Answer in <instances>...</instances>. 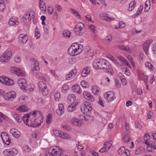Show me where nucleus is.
I'll use <instances>...</instances> for the list:
<instances>
[{
  "instance_id": "nucleus-1",
  "label": "nucleus",
  "mask_w": 156,
  "mask_h": 156,
  "mask_svg": "<svg viewBox=\"0 0 156 156\" xmlns=\"http://www.w3.org/2000/svg\"><path fill=\"white\" fill-rule=\"evenodd\" d=\"M24 123L27 126L33 127L40 126L43 122V117L38 111H34L29 115H24L22 117Z\"/></svg>"
},
{
  "instance_id": "nucleus-2",
  "label": "nucleus",
  "mask_w": 156,
  "mask_h": 156,
  "mask_svg": "<svg viewBox=\"0 0 156 156\" xmlns=\"http://www.w3.org/2000/svg\"><path fill=\"white\" fill-rule=\"evenodd\" d=\"M83 45L79 44L77 43H74L68 48V54L71 56L76 55L82 51Z\"/></svg>"
},
{
  "instance_id": "nucleus-3",
  "label": "nucleus",
  "mask_w": 156,
  "mask_h": 156,
  "mask_svg": "<svg viewBox=\"0 0 156 156\" xmlns=\"http://www.w3.org/2000/svg\"><path fill=\"white\" fill-rule=\"evenodd\" d=\"M63 150L60 147L55 146L46 152L45 156H70L63 154Z\"/></svg>"
},
{
  "instance_id": "nucleus-4",
  "label": "nucleus",
  "mask_w": 156,
  "mask_h": 156,
  "mask_svg": "<svg viewBox=\"0 0 156 156\" xmlns=\"http://www.w3.org/2000/svg\"><path fill=\"white\" fill-rule=\"evenodd\" d=\"M85 31L84 25L81 22L77 23L74 28V31L78 35H80L83 33Z\"/></svg>"
},
{
  "instance_id": "nucleus-5",
  "label": "nucleus",
  "mask_w": 156,
  "mask_h": 156,
  "mask_svg": "<svg viewBox=\"0 0 156 156\" xmlns=\"http://www.w3.org/2000/svg\"><path fill=\"white\" fill-rule=\"evenodd\" d=\"M102 66L103 67L101 68V69L106 70L108 73L111 75H113L114 73L110 63L108 61L103 59Z\"/></svg>"
},
{
  "instance_id": "nucleus-6",
  "label": "nucleus",
  "mask_w": 156,
  "mask_h": 156,
  "mask_svg": "<svg viewBox=\"0 0 156 156\" xmlns=\"http://www.w3.org/2000/svg\"><path fill=\"white\" fill-rule=\"evenodd\" d=\"M81 110L84 114H89L92 111V107L91 105L88 102H85L84 105L81 107Z\"/></svg>"
},
{
  "instance_id": "nucleus-7",
  "label": "nucleus",
  "mask_w": 156,
  "mask_h": 156,
  "mask_svg": "<svg viewBox=\"0 0 156 156\" xmlns=\"http://www.w3.org/2000/svg\"><path fill=\"white\" fill-rule=\"evenodd\" d=\"M16 94L13 91H9L6 93L4 95L5 99L9 101H13L16 98Z\"/></svg>"
},
{
  "instance_id": "nucleus-8",
  "label": "nucleus",
  "mask_w": 156,
  "mask_h": 156,
  "mask_svg": "<svg viewBox=\"0 0 156 156\" xmlns=\"http://www.w3.org/2000/svg\"><path fill=\"white\" fill-rule=\"evenodd\" d=\"M38 86L39 91L44 95H46L48 93V90L46 84L42 81H39L38 83Z\"/></svg>"
},
{
  "instance_id": "nucleus-9",
  "label": "nucleus",
  "mask_w": 156,
  "mask_h": 156,
  "mask_svg": "<svg viewBox=\"0 0 156 156\" xmlns=\"http://www.w3.org/2000/svg\"><path fill=\"white\" fill-rule=\"evenodd\" d=\"M104 97L109 103L111 102L116 98L115 93L111 91L105 93L104 94Z\"/></svg>"
},
{
  "instance_id": "nucleus-10",
  "label": "nucleus",
  "mask_w": 156,
  "mask_h": 156,
  "mask_svg": "<svg viewBox=\"0 0 156 156\" xmlns=\"http://www.w3.org/2000/svg\"><path fill=\"white\" fill-rule=\"evenodd\" d=\"M11 70L12 73L18 76H22L25 75V72L19 68L12 67Z\"/></svg>"
},
{
  "instance_id": "nucleus-11",
  "label": "nucleus",
  "mask_w": 156,
  "mask_h": 156,
  "mask_svg": "<svg viewBox=\"0 0 156 156\" xmlns=\"http://www.w3.org/2000/svg\"><path fill=\"white\" fill-rule=\"evenodd\" d=\"M19 86L23 90L26 91L27 88V84L26 80L23 78H20L18 80Z\"/></svg>"
},
{
  "instance_id": "nucleus-12",
  "label": "nucleus",
  "mask_w": 156,
  "mask_h": 156,
  "mask_svg": "<svg viewBox=\"0 0 156 156\" xmlns=\"http://www.w3.org/2000/svg\"><path fill=\"white\" fill-rule=\"evenodd\" d=\"M1 136L4 143L9 145L11 143V140L8 134L5 132L2 133Z\"/></svg>"
},
{
  "instance_id": "nucleus-13",
  "label": "nucleus",
  "mask_w": 156,
  "mask_h": 156,
  "mask_svg": "<svg viewBox=\"0 0 156 156\" xmlns=\"http://www.w3.org/2000/svg\"><path fill=\"white\" fill-rule=\"evenodd\" d=\"M3 78V77H0V82L6 85H12L14 84V82L12 80L7 78Z\"/></svg>"
},
{
  "instance_id": "nucleus-14",
  "label": "nucleus",
  "mask_w": 156,
  "mask_h": 156,
  "mask_svg": "<svg viewBox=\"0 0 156 156\" xmlns=\"http://www.w3.org/2000/svg\"><path fill=\"white\" fill-rule=\"evenodd\" d=\"M39 63L37 61L35 60L34 62L33 67L32 69V72L33 74L35 75H37L39 71Z\"/></svg>"
},
{
  "instance_id": "nucleus-15",
  "label": "nucleus",
  "mask_w": 156,
  "mask_h": 156,
  "mask_svg": "<svg viewBox=\"0 0 156 156\" xmlns=\"http://www.w3.org/2000/svg\"><path fill=\"white\" fill-rule=\"evenodd\" d=\"M103 59H98L96 60L93 62V66L94 69H101L103 67L102 63Z\"/></svg>"
},
{
  "instance_id": "nucleus-16",
  "label": "nucleus",
  "mask_w": 156,
  "mask_h": 156,
  "mask_svg": "<svg viewBox=\"0 0 156 156\" xmlns=\"http://www.w3.org/2000/svg\"><path fill=\"white\" fill-rule=\"evenodd\" d=\"M77 73V71L75 69L72 70L70 72H69L66 76V79L67 80H70L76 76Z\"/></svg>"
},
{
  "instance_id": "nucleus-17",
  "label": "nucleus",
  "mask_w": 156,
  "mask_h": 156,
  "mask_svg": "<svg viewBox=\"0 0 156 156\" xmlns=\"http://www.w3.org/2000/svg\"><path fill=\"white\" fill-rule=\"evenodd\" d=\"M153 41L151 40L147 41L143 44V48L146 54H148V50Z\"/></svg>"
},
{
  "instance_id": "nucleus-18",
  "label": "nucleus",
  "mask_w": 156,
  "mask_h": 156,
  "mask_svg": "<svg viewBox=\"0 0 156 156\" xmlns=\"http://www.w3.org/2000/svg\"><path fill=\"white\" fill-rule=\"evenodd\" d=\"M19 42L20 43L25 44L28 39L27 36L24 34H20L19 36Z\"/></svg>"
},
{
  "instance_id": "nucleus-19",
  "label": "nucleus",
  "mask_w": 156,
  "mask_h": 156,
  "mask_svg": "<svg viewBox=\"0 0 156 156\" xmlns=\"http://www.w3.org/2000/svg\"><path fill=\"white\" fill-rule=\"evenodd\" d=\"M71 123L75 126H80L82 125V122L80 120L78 119L73 118L71 120Z\"/></svg>"
},
{
  "instance_id": "nucleus-20",
  "label": "nucleus",
  "mask_w": 156,
  "mask_h": 156,
  "mask_svg": "<svg viewBox=\"0 0 156 156\" xmlns=\"http://www.w3.org/2000/svg\"><path fill=\"white\" fill-rule=\"evenodd\" d=\"M84 97L87 99L88 100L93 102L94 101V99L93 96L90 93L87 91L84 92L83 94Z\"/></svg>"
},
{
  "instance_id": "nucleus-21",
  "label": "nucleus",
  "mask_w": 156,
  "mask_h": 156,
  "mask_svg": "<svg viewBox=\"0 0 156 156\" xmlns=\"http://www.w3.org/2000/svg\"><path fill=\"white\" fill-rule=\"evenodd\" d=\"M9 132L15 138H18L20 136V132L16 129H11L10 130Z\"/></svg>"
},
{
  "instance_id": "nucleus-22",
  "label": "nucleus",
  "mask_w": 156,
  "mask_h": 156,
  "mask_svg": "<svg viewBox=\"0 0 156 156\" xmlns=\"http://www.w3.org/2000/svg\"><path fill=\"white\" fill-rule=\"evenodd\" d=\"M58 108L56 110L57 114L59 115H61L64 112V108L62 104H60L58 105Z\"/></svg>"
},
{
  "instance_id": "nucleus-23",
  "label": "nucleus",
  "mask_w": 156,
  "mask_h": 156,
  "mask_svg": "<svg viewBox=\"0 0 156 156\" xmlns=\"http://www.w3.org/2000/svg\"><path fill=\"white\" fill-rule=\"evenodd\" d=\"M100 18L103 20H106L107 21H110L113 20H114V18L110 17L107 16L105 14H101L100 15Z\"/></svg>"
},
{
  "instance_id": "nucleus-24",
  "label": "nucleus",
  "mask_w": 156,
  "mask_h": 156,
  "mask_svg": "<svg viewBox=\"0 0 156 156\" xmlns=\"http://www.w3.org/2000/svg\"><path fill=\"white\" fill-rule=\"evenodd\" d=\"M82 116V118H80L82 120H85L87 122H91L93 120V117L90 115H86L85 116H83L82 115L80 116V117Z\"/></svg>"
},
{
  "instance_id": "nucleus-25",
  "label": "nucleus",
  "mask_w": 156,
  "mask_h": 156,
  "mask_svg": "<svg viewBox=\"0 0 156 156\" xmlns=\"http://www.w3.org/2000/svg\"><path fill=\"white\" fill-rule=\"evenodd\" d=\"M72 88L73 92L79 94L81 93L80 87L79 85L75 84L73 85Z\"/></svg>"
},
{
  "instance_id": "nucleus-26",
  "label": "nucleus",
  "mask_w": 156,
  "mask_h": 156,
  "mask_svg": "<svg viewBox=\"0 0 156 156\" xmlns=\"http://www.w3.org/2000/svg\"><path fill=\"white\" fill-rule=\"evenodd\" d=\"M11 115L18 123H20L22 121V118L15 112H12Z\"/></svg>"
},
{
  "instance_id": "nucleus-27",
  "label": "nucleus",
  "mask_w": 156,
  "mask_h": 156,
  "mask_svg": "<svg viewBox=\"0 0 156 156\" xmlns=\"http://www.w3.org/2000/svg\"><path fill=\"white\" fill-rule=\"evenodd\" d=\"M16 110L17 111H19V112H27L28 111V109L27 107L24 105H23L21 106H19V107L16 108Z\"/></svg>"
},
{
  "instance_id": "nucleus-28",
  "label": "nucleus",
  "mask_w": 156,
  "mask_h": 156,
  "mask_svg": "<svg viewBox=\"0 0 156 156\" xmlns=\"http://www.w3.org/2000/svg\"><path fill=\"white\" fill-rule=\"evenodd\" d=\"M39 6L41 10L44 12H46V6H41L42 4L43 5H45V3L43 2V0H39Z\"/></svg>"
},
{
  "instance_id": "nucleus-29",
  "label": "nucleus",
  "mask_w": 156,
  "mask_h": 156,
  "mask_svg": "<svg viewBox=\"0 0 156 156\" xmlns=\"http://www.w3.org/2000/svg\"><path fill=\"white\" fill-rule=\"evenodd\" d=\"M76 97L73 94H70L68 97L67 101L71 104H73L76 100Z\"/></svg>"
},
{
  "instance_id": "nucleus-30",
  "label": "nucleus",
  "mask_w": 156,
  "mask_h": 156,
  "mask_svg": "<svg viewBox=\"0 0 156 156\" xmlns=\"http://www.w3.org/2000/svg\"><path fill=\"white\" fill-rule=\"evenodd\" d=\"M9 24L10 26L17 25L19 22L16 19L11 18L9 20Z\"/></svg>"
},
{
  "instance_id": "nucleus-31",
  "label": "nucleus",
  "mask_w": 156,
  "mask_h": 156,
  "mask_svg": "<svg viewBox=\"0 0 156 156\" xmlns=\"http://www.w3.org/2000/svg\"><path fill=\"white\" fill-rule=\"evenodd\" d=\"M34 12L33 11H30L29 13H27L25 14L29 20H31V18L34 17Z\"/></svg>"
},
{
  "instance_id": "nucleus-32",
  "label": "nucleus",
  "mask_w": 156,
  "mask_h": 156,
  "mask_svg": "<svg viewBox=\"0 0 156 156\" xmlns=\"http://www.w3.org/2000/svg\"><path fill=\"white\" fill-rule=\"evenodd\" d=\"M76 104L74 105V104H71L68 106L67 110L69 112H72L74 111L76 109Z\"/></svg>"
},
{
  "instance_id": "nucleus-33",
  "label": "nucleus",
  "mask_w": 156,
  "mask_h": 156,
  "mask_svg": "<svg viewBox=\"0 0 156 156\" xmlns=\"http://www.w3.org/2000/svg\"><path fill=\"white\" fill-rule=\"evenodd\" d=\"M136 5V3L135 1H133L131 2L129 4L128 10L130 11L133 10Z\"/></svg>"
},
{
  "instance_id": "nucleus-34",
  "label": "nucleus",
  "mask_w": 156,
  "mask_h": 156,
  "mask_svg": "<svg viewBox=\"0 0 156 156\" xmlns=\"http://www.w3.org/2000/svg\"><path fill=\"white\" fill-rule=\"evenodd\" d=\"M143 8V6L142 5H140L136 13L133 16V17L135 18L137 16L140 14L142 13Z\"/></svg>"
},
{
  "instance_id": "nucleus-35",
  "label": "nucleus",
  "mask_w": 156,
  "mask_h": 156,
  "mask_svg": "<svg viewBox=\"0 0 156 156\" xmlns=\"http://www.w3.org/2000/svg\"><path fill=\"white\" fill-rule=\"evenodd\" d=\"M90 69L88 68H84L82 71L81 75L83 77H85L89 73Z\"/></svg>"
},
{
  "instance_id": "nucleus-36",
  "label": "nucleus",
  "mask_w": 156,
  "mask_h": 156,
  "mask_svg": "<svg viewBox=\"0 0 156 156\" xmlns=\"http://www.w3.org/2000/svg\"><path fill=\"white\" fill-rule=\"evenodd\" d=\"M9 60L3 54L0 57V61L1 62H7Z\"/></svg>"
},
{
  "instance_id": "nucleus-37",
  "label": "nucleus",
  "mask_w": 156,
  "mask_h": 156,
  "mask_svg": "<svg viewBox=\"0 0 156 156\" xmlns=\"http://www.w3.org/2000/svg\"><path fill=\"white\" fill-rule=\"evenodd\" d=\"M54 135L57 136L58 137H62V132L58 130L54 129L53 130Z\"/></svg>"
},
{
  "instance_id": "nucleus-38",
  "label": "nucleus",
  "mask_w": 156,
  "mask_h": 156,
  "mask_svg": "<svg viewBox=\"0 0 156 156\" xmlns=\"http://www.w3.org/2000/svg\"><path fill=\"white\" fill-rule=\"evenodd\" d=\"M69 10L72 13L74 14L78 18H80V15L76 10H74L73 8H70Z\"/></svg>"
},
{
  "instance_id": "nucleus-39",
  "label": "nucleus",
  "mask_w": 156,
  "mask_h": 156,
  "mask_svg": "<svg viewBox=\"0 0 156 156\" xmlns=\"http://www.w3.org/2000/svg\"><path fill=\"white\" fill-rule=\"evenodd\" d=\"M3 54H4L5 56L9 60L10 57L12 55V52L11 51L9 50L5 51Z\"/></svg>"
},
{
  "instance_id": "nucleus-40",
  "label": "nucleus",
  "mask_w": 156,
  "mask_h": 156,
  "mask_svg": "<svg viewBox=\"0 0 156 156\" xmlns=\"http://www.w3.org/2000/svg\"><path fill=\"white\" fill-rule=\"evenodd\" d=\"M40 134L37 132L33 131L32 132V137L34 139H38L40 137Z\"/></svg>"
},
{
  "instance_id": "nucleus-41",
  "label": "nucleus",
  "mask_w": 156,
  "mask_h": 156,
  "mask_svg": "<svg viewBox=\"0 0 156 156\" xmlns=\"http://www.w3.org/2000/svg\"><path fill=\"white\" fill-rule=\"evenodd\" d=\"M150 137L149 135L147 134H146L144 135V140L145 141L144 143L145 144L147 145L148 144H149V142L148 143V141L150 140Z\"/></svg>"
},
{
  "instance_id": "nucleus-42",
  "label": "nucleus",
  "mask_w": 156,
  "mask_h": 156,
  "mask_svg": "<svg viewBox=\"0 0 156 156\" xmlns=\"http://www.w3.org/2000/svg\"><path fill=\"white\" fill-rule=\"evenodd\" d=\"M123 142L127 143L129 142L130 140V137L129 135L127 134L125 135L122 138Z\"/></svg>"
},
{
  "instance_id": "nucleus-43",
  "label": "nucleus",
  "mask_w": 156,
  "mask_h": 156,
  "mask_svg": "<svg viewBox=\"0 0 156 156\" xmlns=\"http://www.w3.org/2000/svg\"><path fill=\"white\" fill-rule=\"evenodd\" d=\"M10 156L15 155L18 153L17 151L15 148H12L10 150Z\"/></svg>"
},
{
  "instance_id": "nucleus-44",
  "label": "nucleus",
  "mask_w": 156,
  "mask_h": 156,
  "mask_svg": "<svg viewBox=\"0 0 156 156\" xmlns=\"http://www.w3.org/2000/svg\"><path fill=\"white\" fill-rule=\"evenodd\" d=\"M70 34L71 32L68 31H64L62 33V35L63 36L68 38H69V37Z\"/></svg>"
},
{
  "instance_id": "nucleus-45",
  "label": "nucleus",
  "mask_w": 156,
  "mask_h": 156,
  "mask_svg": "<svg viewBox=\"0 0 156 156\" xmlns=\"http://www.w3.org/2000/svg\"><path fill=\"white\" fill-rule=\"evenodd\" d=\"M145 66L147 67L149 70H152L153 66L150 62H147L145 63Z\"/></svg>"
},
{
  "instance_id": "nucleus-46",
  "label": "nucleus",
  "mask_w": 156,
  "mask_h": 156,
  "mask_svg": "<svg viewBox=\"0 0 156 156\" xmlns=\"http://www.w3.org/2000/svg\"><path fill=\"white\" fill-rule=\"evenodd\" d=\"M61 97L60 94L58 92H56L54 94V97L55 100L56 101H58L59 100Z\"/></svg>"
},
{
  "instance_id": "nucleus-47",
  "label": "nucleus",
  "mask_w": 156,
  "mask_h": 156,
  "mask_svg": "<svg viewBox=\"0 0 156 156\" xmlns=\"http://www.w3.org/2000/svg\"><path fill=\"white\" fill-rule=\"evenodd\" d=\"M25 97L24 96H21L18 99V101L21 103H23L26 101Z\"/></svg>"
},
{
  "instance_id": "nucleus-48",
  "label": "nucleus",
  "mask_w": 156,
  "mask_h": 156,
  "mask_svg": "<svg viewBox=\"0 0 156 156\" xmlns=\"http://www.w3.org/2000/svg\"><path fill=\"white\" fill-rule=\"evenodd\" d=\"M23 150L25 152H28L30 151L31 150L30 148L27 145H25L23 146Z\"/></svg>"
},
{
  "instance_id": "nucleus-49",
  "label": "nucleus",
  "mask_w": 156,
  "mask_h": 156,
  "mask_svg": "<svg viewBox=\"0 0 156 156\" xmlns=\"http://www.w3.org/2000/svg\"><path fill=\"white\" fill-rule=\"evenodd\" d=\"M81 85L85 88H87L89 87L88 83L84 80H83L81 82Z\"/></svg>"
},
{
  "instance_id": "nucleus-50",
  "label": "nucleus",
  "mask_w": 156,
  "mask_h": 156,
  "mask_svg": "<svg viewBox=\"0 0 156 156\" xmlns=\"http://www.w3.org/2000/svg\"><path fill=\"white\" fill-rule=\"evenodd\" d=\"M69 86L68 85H63L62 88V91L63 92H65L69 89Z\"/></svg>"
},
{
  "instance_id": "nucleus-51",
  "label": "nucleus",
  "mask_w": 156,
  "mask_h": 156,
  "mask_svg": "<svg viewBox=\"0 0 156 156\" xmlns=\"http://www.w3.org/2000/svg\"><path fill=\"white\" fill-rule=\"evenodd\" d=\"M119 60L121 62L124 64L125 62H127V60L124 58L122 57L121 55H119L118 56Z\"/></svg>"
},
{
  "instance_id": "nucleus-52",
  "label": "nucleus",
  "mask_w": 156,
  "mask_h": 156,
  "mask_svg": "<svg viewBox=\"0 0 156 156\" xmlns=\"http://www.w3.org/2000/svg\"><path fill=\"white\" fill-rule=\"evenodd\" d=\"M125 148L123 147H122L118 150V152L120 154H122L124 153Z\"/></svg>"
},
{
  "instance_id": "nucleus-53",
  "label": "nucleus",
  "mask_w": 156,
  "mask_h": 156,
  "mask_svg": "<svg viewBox=\"0 0 156 156\" xmlns=\"http://www.w3.org/2000/svg\"><path fill=\"white\" fill-rule=\"evenodd\" d=\"M92 90L93 94H95L97 92H99V91L98 90V87L96 86H93L92 87Z\"/></svg>"
},
{
  "instance_id": "nucleus-54",
  "label": "nucleus",
  "mask_w": 156,
  "mask_h": 156,
  "mask_svg": "<svg viewBox=\"0 0 156 156\" xmlns=\"http://www.w3.org/2000/svg\"><path fill=\"white\" fill-rule=\"evenodd\" d=\"M104 146L106 147V148H107L108 149H109L112 146V144L110 142L108 141L105 142L104 144Z\"/></svg>"
},
{
  "instance_id": "nucleus-55",
  "label": "nucleus",
  "mask_w": 156,
  "mask_h": 156,
  "mask_svg": "<svg viewBox=\"0 0 156 156\" xmlns=\"http://www.w3.org/2000/svg\"><path fill=\"white\" fill-rule=\"evenodd\" d=\"M89 28L90 30H91L93 33H95L96 32V27L94 26L90 25L89 26Z\"/></svg>"
},
{
  "instance_id": "nucleus-56",
  "label": "nucleus",
  "mask_w": 156,
  "mask_h": 156,
  "mask_svg": "<svg viewBox=\"0 0 156 156\" xmlns=\"http://www.w3.org/2000/svg\"><path fill=\"white\" fill-rule=\"evenodd\" d=\"M148 3H149V2L147 1H146L145 2L144 9H145V11L146 12H147L148 11H149V10L150 9V6H148L147 4Z\"/></svg>"
},
{
  "instance_id": "nucleus-57",
  "label": "nucleus",
  "mask_w": 156,
  "mask_h": 156,
  "mask_svg": "<svg viewBox=\"0 0 156 156\" xmlns=\"http://www.w3.org/2000/svg\"><path fill=\"white\" fill-rule=\"evenodd\" d=\"M10 149H5L3 151V153L5 155L7 156H10Z\"/></svg>"
},
{
  "instance_id": "nucleus-58",
  "label": "nucleus",
  "mask_w": 156,
  "mask_h": 156,
  "mask_svg": "<svg viewBox=\"0 0 156 156\" xmlns=\"http://www.w3.org/2000/svg\"><path fill=\"white\" fill-rule=\"evenodd\" d=\"M51 115V114H48L47 117L46 122L48 124H49L51 122L50 117Z\"/></svg>"
},
{
  "instance_id": "nucleus-59",
  "label": "nucleus",
  "mask_w": 156,
  "mask_h": 156,
  "mask_svg": "<svg viewBox=\"0 0 156 156\" xmlns=\"http://www.w3.org/2000/svg\"><path fill=\"white\" fill-rule=\"evenodd\" d=\"M120 79L123 85H126L127 84V82L124 76H121Z\"/></svg>"
},
{
  "instance_id": "nucleus-60",
  "label": "nucleus",
  "mask_w": 156,
  "mask_h": 156,
  "mask_svg": "<svg viewBox=\"0 0 156 156\" xmlns=\"http://www.w3.org/2000/svg\"><path fill=\"white\" fill-rule=\"evenodd\" d=\"M123 71H124L125 73L127 76H129L130 75V72L129 70L127 68H124Z\"/></svg>"
},
{
  "instance_id": "nucleus-61",
  "label": "nucleus",
  "mask_w": 156,
  "mask_h": 156,
  "mask_svg": "<svg viewBox=\"0 0 156 156\" xmlns=\"http://www.w3.org/2000/svg\"><path fill=\"white\" fill-rule=\"evenodd\" d=\"M62 127L64 129L68 130H69L70 129V127L66 124H63L62 125Z\"/></svg>"
},
{
  "instance_id": "nucleus-62",
  "label": "nucleus",
  "mask_w": 156,
  "mask_h": 156,
  "mask_svg": "<svg viewBox=\"0 0 156 156\" xmlns=\"http://www.w3.org/2000/svg\"><path fill=\"white\" fill-rule=\"evenodd\" d=\"M111 60L112 62L115 65H118L119 64L118 61L113 56H111Z\"/></svg>"
},
{
  "instance_id": "nucleus-63",
  "label": "nucleus",
  "mask_w": 156,
  "mask_h": 156,
  "mask_svg": "<svg viewBox=\"0 0 156 156\" xmlns=\"http://www.w3.org/2000/svg\"><path fill=\"white\" fill-rule=\"evenodd\" d=\"M141 78L145 83H147V76L143 74L142 75Z\"/></svg>"
},
{
  "instance_id": "nucleus-64",
  "label": "nucleus",
  "mask_w": 156,
  "mask_h": 156,
  "mask_svg": "<svg viewBox=\"0 0 156 156\" xmlns=\"http://www.w3.org/2000/svg\"><path fill=\"white\" fill-rule=\"evenodd\" d=\"M153 53L156 55V43H155L153 45L152 48Z\"/></svg>"
}]
</instances>
